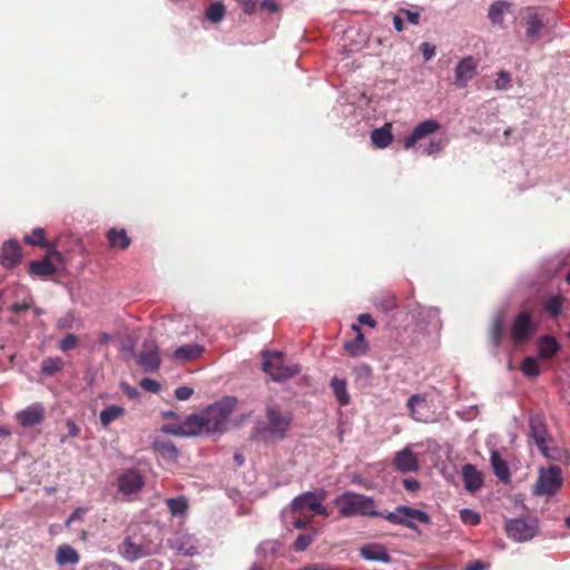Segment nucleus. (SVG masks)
<instances>
[{
    "mask_svg": "<svg viewBox=\"0 0 570 570\" xmlns=\"http://www.w3.org/2000/svg\"><path fill=\"white\" fill-rule=\"evenodd\" d=\"M236 404L237 400L235 397H224L208 406L200 414L189 415L187 424L194 425L195 428L191 432L197 434L223 432Z\"/></svg>",
    "mask_w": 570,
    "mask_h": 570,
    "instance_id": "nucleus-1",
    "label": "nucleus"
},
{
    "mask_svg": "<svg viewBox=\"0 0 570 570\" xmlns=\"http://www.w3.org/2000/svg\"><path fill=\"white\" fill-rule=\"evenodd\" d=\"M323 500L324 497L316 492H305L296 497L291 508L283 512L284 523L287 527L302 529L311 523L314 515H327Z\"/></svg>",
    "mask_w": 570,
    "mask_h": 570,
    "instance_id": "nucleus-2",
    "label": "nucleus"
},
{
    "mask_svg": "<svg viewBox=\"0 0 570 570\" xmlns=\"http://www.w3.org/2000/svg\"><path fill=\"white\" fill-rule=\"evenodd\" d=\"M338 512L344 518L351 517H379L382 518L383 513L376 508L375 501L372 497L360 494L353 491H346L334 500Z\"/></svg>",
    "mask_w": 570,
    "mask_h": 570,
    "instance_id": "nucleus-3",
    "label": "nucleus"
},
{
    "mask_svg": "<svg viewBox=\"0 0 570 570\" xmlns=\"http://www.w3.org/2000/svg\"><path fill=\"white\" fill-rule=\"evenodd\" d=\"M293 420L292 413L283 411L276 403H269L266 406V424L263 429L257 426L252 434L255 439L281 440L285 436L291 422Z\"/></svg>",
    "mask_w": 570,
    "mask_h": 570,
    "instance_id": "nucleus-4",
    "label": "nucleus"
},
{
    "mask_svg": "<svg viewBox=\"0 0 570 570\" xmlns=\"http://www.w3.org/2000/svg\"><path fill=\"white\" fill-rule=\"evenodd\" d=\"M160 544L153 532L129 534L119 546L120 556L129 562H135L159 551Z\"/></svg>",
    "mask_w": 570,
    "mask_h": 570,
    "instance_id": "nucleus-5",
    "label": "nucleus"
},
{
    "mask_svg": "<svg viewBox=\"0 0 570 570\" xmlns=\"http://www.w3.org/2000/svg\"><path fill=\"white\" fill-rule=\"evenodd\" d=\"M262 356L264 372L275 382L286 381L301 372L298 363L287 362L278 351H264Z\"/></svg>",
    "mask_w": 570,
    "mask_h": 570,
    "instance_id": "nucleus-6",
    "label": "nucleus"
},
{
    "mask_svg": "<svg viewBox=\"0 0 570 570\" xmlns=\"http://www.w3.org/2000/svg\"><path fill=\"white\" fill-rule=\"evenodd\" d=\"M392 524L404 525L411 530H417L416 523L429 524L431 517L423 510L407 505H397L394 511L383 513V517Z\"/></svg>",
    "mask_w": 570,
    "mask_h": 570,
    "instance_id": "nucleus-7",
    "label": "nucleus"
},
{
    "mask_svg": "<svg viewBox=\"0 0 570 570\" xmlns=\"http://www.w3.org/2000/svg\"><path fill=\"white\" fill-rule=\"evenodd\" d=\"M530 438L544 456L551 460H561L564 455V451L562 449L549 445L552 440L548 434L547 425L541 420H530Z\"/></svg>",
    "mask_w": 570,
    "mask_h": 570,
    "instance_id": "nucleus-8",
    "label": "nucleus"
},
{
    "mask_svg": "<svg viewBox=\"0 0 570 570\" xmlns=\"http://www.w3.org/2000/svg\"><path fill=\"white\" fill-rule=\"evenodd\" d=\"M504 530L514 542H527L535 537L538 522L533 518L507 519Z\"/></svg>",
    "mask_w": 570,
    "mask_h": 570,
    "instance_id": "nucleus-9",
    "label": "nucleus"
},
{
    "mask_svg": "<svg viewBox=\"0 0 570 570\" xmlns=\"http://www.w3.org/2000/svg\"><path fill=\"white\" fill-rule=\"evenodd\" d=\"M562 485V470L558 465H551L548 469H540L539 476L534 485V493L538 495H551Z\"/></svg>",
    "mask_w": 570,
    "mask_h": 570,
    "instance_id": "nucleus-10",
    "label": "nucleus"
},
{
    "mask_svg": "<svg viewBox=\"0 0 570 570\" xmlns=\"http://www.w3.org/2000/svg\"><path fill=\"white\" fill-rule=\"evenodd\" d=\"M522 21L525 29V37L531 41H537L548 32L544 17L534 8H527L522 12Z\"/></svg>",
    "mask_w": 570,
    "mask_h": 570,
    "instance_id": "nucleus-11",
    "label": "nucleus"
},
{
    "mask_svg": "<svg viewBox=\"0 0 570 570\" xmlns=\"http://www.w3.org/2000/svg\"><path fill=\"white\" fill-rule=\"evenodd\" d=\"M537 330V324L528 312H521L511 326V337L514 343L529 340Z\"/></svg>",
    "mask_w": 570,
    "mask_h": 570,
    "instance_id": "nucleus-12",
    "label": "nucleus"
},
{
    "mask_svg": "<svg viewBox=\"0 0 570 570\" xmlns=\"http://www.w3.org/2000/svg\"><path fill=\"white\" fill-rule=\"evenodd\" d=\"M136 358L145 372H156L160 366L159 350L156 342L153 340L145 341Z\"/></svg>",
    "mask_w": 570,
    "mask_h": 570,
    "instance_id": "nucleus-13",
    "label": "nucleus"
},
{
    "mask_svg": "<svg viewBox=\"0 0 570 570\" xmlns=\"http://www.w3.org/2000/svg\"><path fill=\"white\" fill-rule=\"evenodd\" d=\"M144 484L142 475L135 469L124 471L118 478V491L125 497L138 493Z\"/></svg>",
    "mask_w": 570,
    "mask_h": 570,
    "instance_id": "nucleus-14",
    "label": "nucleus"
},
{
    "mask_svg": "<svg viewBox=\"0 0 570 570\" xmlns=\"http://www.w3.org/2000/svg\"><path fill=\"white\" fill-rule=\"evenodd\" d=\"M168 547L183 556H195L198 553V543L194 535L186 532H176L167 540Z\"/></svg>",
    "mask_w": 570,
    "mask_h": 570,
    "instance_id": "nucleus-15",
    "label": "nucleus"
},
{
    "mask_svg": "<svg viewBox=\"0 0 570 570\" xmlns=\"http://www.w3.org/2000/svg\"><path fill=\"white\" fill-rule=\"evenodd\" d=\"M476 71V62L473 57L468 56L461 59L454 70V85L462 89L473 79Z\"/></svg>",
    "mask_w": 570,
    "mask_h": 570,
    "instance_id": "nucleus-16",
    "label": "nucleus"
},
{
    "mask_svg": "<svg viewBox=\"0 0 570 570\" xmlns=\"http://www.w3.org/2000/svg\"><path fill=\"white\" fill-rule=\"evenodd\" d=\"M439 128L440 124L434 119H428L420 122L417 126H415L412 134L405 138V149L413 148L419 140L435 132L436 130H439Z\"/></svg>",
    "mask_w": 570,
    "mask_h": 570,
    "instance_id": "nucleus-17",
    "label": "nucleus"
},
{
    "mask_svg": "<svg viewBox=\"0 0 570 570\" xmlns=\"http://www.w3.org/2000/svg\"><path fill=\"white\" fill-rule=\"evenodd\" d=\"M394 465L403 473L416 472L419 470L417 456L410 448H405L395 454Z\"/></svg>",
    "mask_w": 570,
    "mask_h": 570,
    "instance_id": "nucleus-18",
    "label": "nucleus"
},
{
    "mask_svg": "<svg viewBox=\"0 0 570 570\" xmlns=\"http://www.w3.org/2000/svg\"><path fill=\"white\" fill-rule=\"evenodd\" d=\"M16 417L23 428L35 426L43 420V406L40 404L30 405L18 412Z\"/></svg>",
    "mask_w": 570,
    "mask_h": 570,
    "instance_id": "nucleus-19",
    "label": "nucleus"
},
{
    "mask_svg": "<svg viewBox=\"0 0 570 570\" xmlns=\"http://www.w3.org/2000/svg\"><path fill=\"white\" fill-rule=\"evenodd\" d=\"M360 554L363 559L368 561H377L387 563L391 561V556L386 548L381 543H367L360 549Z\"/></svg>",
    "mask_w": 570,
    "mask_h": 570,
    "instance_id": "nucleus-20",
    "label": "nucleus"
},
{
    "mask_svg": "<svg viewBox=\"0 0 570 570\" xmlns=\"http://www.w3.org/2000/svg\"><path fill=\"white\" fill-rule=\"evenodd\" d=\"M21 247L14 239L8 240L3 244L2 252L0 254V263L9 268L13 267L20 262Z\"/></svg>",
    "mask_w": 570,
    "mask_h": 570,
    "instance_id": "nucleus-21",
    "label": "nucleus"
},
{
    "mask_svg": "<svg viewBox=\"0 0 570 570\" xmlns=\"http://www.w3.org/2000/svg\"><path fill=\"white\" fill-rule=\"evenodd\" d=\"M204 352L205 347L202 344H186L177 347L173 352V358L177 362L186 363L197 360Z\"/></svg>",
    "mask_w": 570,
    "mask_h": 570,
    "instance_id": "nucleus-22",
    "label": "nucleus"
},
{
    "mask_svg": "<svg viewBox=\"0 0 570 570\" xmlns=\"http://www.w3.org/2000/svg\"><path fill=\"white\" fill-rule=\"evenodd\" d=\"M561 346L558 341L550 335H543L538 341V356L541 360H550L557 355Z\"/></svg>",
    "mask_w": 570,
    "mask_h": 570,
    "instance_id": "nucleus-23",
    "label": "nucleus"
},
{
    "mask_svg": "<svg viewBox=\"0 0 570 570\" xmlns=\"http://www.w3.org/2000/svg\"><path fill=\"white\" fill-rule=\"evenodd\" d=\"M352 330L356 332V337L352 341H347L344 344L345 351L351 356H360L366 353L367 351V343L365 341V336L362 333V330L358 325H353Z\"/></svg>",
    "mask_w": 570,
    "mask_h": 570,
    "instance_id": "nucleus-24",
    "label": "nucleus"
},
{
    "mask_svg": "<svg viewBox=\"0 0 570 570\" xmlns=\"http://www.w3.org/2000/svg\"><path fill=\"white\" fill-rule=\"evenodd\" d=\"M464 487L469 492H475L483 485L481 473L472 465L465 464L462 469Z\"/></svg>",
    "mask_w": 570,
    "mask_h": 570,
    "instance_id": "nucleus-25",
    "label": "nucleus"
},
{
    "mask_svg": "<svg viewBox=\"0 0 570 570\" xmlns=\"http://www.w3.org/2000/svg\"><path fill=\"white\" fill-rule=\"evenodd\" d=\"M153 449L158 452L163 459L168 461H176L179 455L178 449L169 440H155Z\"/></svg>",
    "mask_w": 570,
    "mask_h": 570,
    "instance_id": "nucleus-26",
    "label": "nucleus"
},
{
    "mask_svg": "<svg viewBox=\"0 0 570 570\" xmlns=\"http://www.w3.org/2000/svg\"><path fill=\"white\" fill-rule=\"evenodd\" d=\"M125 409L119 405H108L99 414V421L104 429H107L114 421L125 415Z\"/></svg>",
    "mask_w": 570,
    "mask_h": 570,
    "instance_id": "nucleus-27",
    "label": "nucleus"
},
{
    "mask_svg": "<svg viewBox=\"0 0 570 570\" xmlns=\"http://www.w3.org/2000/svg\"><path fill=\"white\" fill-rule=\"evenodd\" d=\"M56 561L60 566L76 564L79 562V554L71 546H59L56 553Z\"/></svg>",
    "mask_w": 570,
    "mask_h": 570,
    "instance_id": "nucleus-28",
    "label": "nucleus"
},
{
    "mask_svg": "<svg viewBox=\"0 0 570 570\" xmlns=\"http://www.w3.org/2000/svg\"><path fill=\"white\" fill-rule=\"evenodd\" d=\"M331 387L334 392V395L337 400V402L341 405H347L350 403V395L347 392V383L344 379H340L337 376H334L331 380Z\"/></svg>",
    "mask_w": 570,
    "mask_h": 570,
    "instance_id": "nucleus-29",
    "label": "nucleus"
},
{
    "mask_svg": "<svg viewBox=\"0 0 570 570\" xmlns=\"http://www.w3.org/2000/svg\"><path fill=\"white\" fill-rule=\"evenodd\" d=\"M491 466L494 471V474L502 481H508L510 478L509 468L504 459L500 455L498 451H492L490 458Z\"/></svg>",
    "mask_w": 570,
    "mask_h": 570,
    "instance_id": "nucleus-30",
    "label": "nucleus"
},
{
    "mask_svg": "<svg viewBox=\"0 0 570 570\" xmlns=\"http://www.w3.org/2000/svg\"><path fill=\"white\" fill-rule=\"evenodd\" d=\"M393 139L390 125L376 128L371 134V140L377 148H386Z\"/></svg>",
    "mask_w": 570,
    "mask_h": 570,
    "instance_id": "nucleus-31",
    "label": "nucleus"
},
{
    "mask_svg": "<svg viewBox=\"0 0 570 570\" xmlns=\"http://www.w3.org/2000/svg\"><path fill=\"white\" fill-rule=\"evenodd\" d=\"M107 238L111 247L125 249L130 245V238L125 229L111 228L107 233Z\"/></svg>",
    "mask_w": 570,
    "mask_h": 570,
    "instance_id": "nucleus-32",
    "label": "nucleus"
},
{
    "mask_svg": "<svg viewBox=\"0 0 570 570\" xmlns=\"http://www.w3.org/2000/svg\"><path fill=\"white\" fill-rule=\"evenodd\" d=\"M30 273L37 276H50L55 274L56 267L53 266L50 258L47 256L40 261H33L30 263Z\"/></svg>",
    "mask_w": 570,
    "mask_h": 570,
    "instance_id": "nucleus-33",
    "label": "nucleus"
},
{
    "mask_svg": "<svg viewBox=\"0 0 570 570\" xmlns=\"http://www.w3.org/2000/svg\"><path fill=\"white\" fill-rule=\"evenodd\" d=\"M426 406V401L423 396L415 394L412 395L407 401V409L412 415V417L416 421L423 420V414L421 413V409Z\"/></svg>",
    "mask_w": 570,
    "mask_h": 570,
    "instance_id": "nucleus-34",
    "label": "nucleus"
},
{
    "mask_svg": "<svg viewBox=\"0 0 570 570\" xmlns=\"http://www.w3.org/2000/svg\"><path fill=\"white\" fill-rule=\"evenodd\" d=\"M65 366V362L61 357H47L41 363V371L46 375L52 376L60 372Z\"/></svg>",
    "mask_w": 570,
    "mask_h": 570,
    "instance_id": "nucleus-35",
    "label": "nucleus"
},
{
    "mask_svg": "<svg viewBox=\"0 0 570 570\" xmlns=\"http://www.w3.org/2000/svg\"><path fill=\"white\" fill-rule=\"evenodd\" d=\"M507 9H508V3L503 0H499L494 3H492L489 9L490 21L494 24H501Z\"/></svg>",
    "mask_w": 570,
    "mask_h": 570,
    "instance_id": "nucleus-36",
    "label": "nucleus"
},
{
    "mask_svg": "<svg viewBox=\"0 0 570 570\" xmlns=\"http://www.w3.org/2000/svg\"><path fill=\"white\" fill-rule=\"evenodd\" d=\"M166 505L173 515H184L188 509L185 497L169 498L166 500Z\"/></svg>",
    "mask_w": 570,
    "mask_h": 570,
    "instance_id": "nucleus-37",
    "label": "nucleus"
},
{
    "mask_svg": "<svg viewBox=\"0 0 570 570\" xmlns=\"http://www.w3.org/2000/svg\"><path fill=\"white\" fill-rule=\"evenodd\" d=\"M521 371L524 376L530 377V379L539 376L540 366H539L538 360L533 356L524 357V360L521 364Z\"/></svg>",
    "mask_w": 570,
    "mask_h": 570,
    "instance_id": "nucleus-38",
    "label": "nucleus"
},
{
    "mask_svg": "<svg viewBox=\"0 0 570 570\" xmlns=\"http://www.w3.org/2000/svg\"><path fill=\"white\" fill-rule=\"evenodd\" d=\"M45 229L41 227H37L32 230L31 235H27L24 237V242L33 245V246H40V247H48L49 244L45 237Z\"/></svg>",
    "mask_w": 570,
    "mask_h": 570,
    "instance_id": "nucleus-39",
    "label": "nucleus"
},
{
    "mask_svg": "<svg viewBox=\"0 0 570 570\" xmlns=\"http://www.w3.org/2000/svg\"><path fill=\"white\" fill-rule=\"evenodd\" d=\"M194 428H195L194 425L187 424V419H186L185 422L179 426L166 424L163 426L161 430L165 433L173 434V435H197V433L191 432V430H194Z\"/></svg>",
    "mask_w": 570,
    "mask_h": 570,
    "instance_id": "nucleus-40",
    "label": "nucleus"
},
{
    "mask_svg": "<svg viewBox=\"0 0 570 570\" xmlns=\"http://www.w3.org/2000/svg\"><path fill=\"white\" fill-rule=\"evenodd\" d=\"M503 336V318L502 316L498 315L493 321L491 325V340L495 347H498L501 344Z\"/></svg>",
    "mask_w": 570,
    "mask_h": 570,
    "instance_id": "nucleus-41",
    "label": "nucleus"
},
{
    "mask_svg": "<svg viewBox=\"0 0 570 570\" xmlns=\"http://www.w3.org/2000/svg\"><path fill=\"white\" fill-rule=\"evenodd\" d=\"M225 16V7L220 2L212 3L207 11L206 18L212 22H219Z\"/></svg>",
    "mask_w": 570,
    "mask_h": 570,
    "instance_id": "nucleus-42",
    "label": "nucleus"
},
{
    "mask_svg": "<svg viewBox=\"0 0 570 570\" xmlns=\"http://www.w3.org/2000/svg\"><path fill=\"white\" fill-rule=\"evenodd\" d=\"M374 304L377 308L389 312L396 307V298L394 295L385 294L380 297H376Z\"/></svg>",
    "mask_w": 570,
    "mask_h": 570,
    "instance_id": "nucleus-43",
    "label": "nucleus"
},
{
    "mask_svg": "<svg viewBox=\"0 0 570 570\" xmlns=\"http://www.w3.org/2000/svg\"><path fill=\"white\" fill-rule=\"evenodd\" d=\"M562 299L559 296H551L546 301L544 308L551 316H557L561 312Z\"/></svg>",
    "mask_w": 570,
    "mask_h": 570,
    "instance_id": "nucleus-44",
    "label": "nucleus"
},
{
    "mask_svg": "<svg viewBox=\"0 0 570 570\" xmlns=\"http://www.w3.org/2000/svg\"><path fill=\"white\" fill-rule=\"evenodd\" d=\"M461 521L465 524L476 525L480 523V515L471 509H462L460 511Z\"/></svg>",
    "mask_w": 570,
    "mask_h": 570,
    "instance_id": "nucleus-45",
    "label": "nucleus"
},
{
    "mask_svg": "<svg viewBox=\"0 0 570 570\" xmlns=\"http://www.w3.org/2000/svg\"><path fill=\"white\" fill-rule=\"evenodd\" d=\"M511 87V75L508 71H500L495 79V89L507 90Z\"/></svg>",
    "mask_w": 570,
    "mask_h": 570,
    "instance_id": "nucleus-46",
    "label": "nucleus"
},
{
    "mask_svg": "<svg viewBox=\"0 0 570 570\" xmlns=\"http://www.w3.org/2000/svg\"><path fill=\"white\" fill-rule=\"evenodd\" d=\"M313 539L314 535L311 533L299 534L294 542V549L296 551H304L313 542Z\"/></svg>",
    "mask_w": 570,
    "mask_h": 570,
    "instance_id": "nucleus-47",
    "label": "nucleus"
},
{
    "mask_svg": "<svg viewBox=\"0 0 570 570\" xmlns=\"http://www.w3.org/2000/svg\"><path fill=\"white\" fill-rule=\"evenodd\" d=\"M78 344V337L75 334L66 335L59 343V348L62 352L70 351L75 348Z\"/></svg>",
    "mask_w": 570,
    "mask_h": 570,
    "instance_id": "nucleus-48",
    "label": "nucleus"
},
{
    "mask_svg": "<svg viewBox=\"0 0 570 570\" xmlns=\"http://www.w3.org/2000/svg\"><path fill=\"white\" fill-rule=\"evenodd\" d=\"M75 323V315L69 312L63 316L59 317L57 321V328L59 330H69L72 328Z\"/></svg>",
    "mask_w": 570,
    "mask_h": 570,
    "instance_id": "nucleus-49",
    "label": "nucleus"
},
{
    "mask_svg": "<svg viewBox=\"0 0 570 570\" xmlns=\"http://www.w3.org/2000/svg\"><path fill=\"white\" fill-rule=\"evenodd\" d=\"M444 147V140L443 139H432L430 140L429 145L423 148V154L432 155L435 153H439Z\"/></svg>",
    "mask_w": 570,
    "mask_h": 570,
    "instance_id": "nucleus-50",
    "label": "nucleus"
},
{
    "mask_svg": "<svg viewBox=\"0 0 570 570\" xmlns=\"http://www.w3.org/2000/svg\"><path fill=\"white\" fill-rule=\"evenodd\" d=\"M140 386L145 391H148V392H151V393H157L160 390V384L157 381H155L153 379H149V377L142 379L141 382H140Z\"/></svg>",
    "mask_w": 570,
    "mask_h": 570,
    "instance_id": "nucleus-51",
    "label": "nucleus"
},
{
    "mask_svg": "<svg viewBox=\"0 0 570 570\" xmlns=\"http://www.w3.org/2000/svg\"><path fill=\"white\" fill-rule=\"evenodd\" d=\"M420 51L422 52L424 60L429 61L435 56V46L430 42H422L420 45Z\"/></svg>",
    "mask_w": 570,
    "mask_h": 570,
    "instance_id": "nucleus-52",
    "label": "nucleus"
},
{
    "mask_svg": "<svg viewBox=\"0 0 570 570\" xmlns=\"http://www.w3.org/2000/svg\"><path fill=\"white\" fill-rule=\"evenodd\" d=\"M194 390L188 386H179L175 391V396L179 401H187L193 395Z\"/></svg>",
    "mask_w": 570,
    "mask_h": 570,
    "instance_id": "nucleus-53",
    "label": "nucleus"
},
{
    "mask_svg": "<svg viewBox=\"0 0 570 570\" xmlns=\"http://www.w3.org/2000/svg\"><path fill=\"white\" fill-rule=\"evenodd\" d=\"M401 13L404 14L405 19L411 24H415L416 26V24L420 23V12L419 11H412V10H409V9H402Z\"/></svg>",
    "mask_w": 570,
    "mask_h": 570,
    "instance_id": "nucleus-54",
    "label": "nucleus"
},
{
    "mask_svg": "<svg viewBox=\"0 0 570 570\" xmlns=\"http://www.w3.org/2000/svg\"><path fill=\"white\" fill-rule=\"evenodd\" d=\"M259 0H237L246 13L255 12Z\"/></svg>",
    "mask_w": 570,
    "mask_h": 570,
    "instance_id": "nucleus-55",
    "label": "nucleus"
},
{
    "mask_svg": "<svg viewBox=\"0 0 570 570\" xmlns=\"http://www.w3.org/2000/svg\"><path fill=\"white\" fill-rule=\"evenodd\" d=\"M298 570H332V567L327 563H311L299 568Z\"/></svg>",
    "mask_w": 570,
    "mask_h": 570,
    "instance_id": "nucleus-56",
    "label": "nucleus"
},
{
    "mask_svg": "<svg viewBox=\"0 0 570 570\" xmlns=\"http://www.w3.org/2000/svg\"><path fill=\"white\" fill-rule=\"evenodd\" d=\"M30 306H31V298H29L28 301H23L22 303L12 304L11 311L14 313H20L22 311L30 308Z\"/></svg>",
    "mask_w": 570,
    "mask_h": 570,
    "instance_id": "nucleus-57",
    "label": "nucleus"
},
{
    "mask_svg": "<svg viewBox=\"0 0 570 570\" xmlns=\"http://www.w3.org/2000/svg\"><path fill=\"white\" fill-rule=\"evenodd\" d=\"M403 485L407 491L414 492L420 488V482L415 479H404Z\"/></svg>",
    "mask_w": 570,
    "mask_h": 570,
    "instance_id": "nucleus-58",
    "label": "nucleus"
},
{
    "mask_svg": "<svg viewBox=\"0 0 570 570\" xmlns=\"http://www.w3.org/2000/svg\"><path fill=\"white\" fill-rule=\"evenodd\" d=\"M358 322L361 324H364V325H368L370 327H375L376 326V322L374 321V318L367 314V313H364V314H361L358 315Z\"/></svg>",
    "mask_w": 570,
    "mask_h": 570,
    "instance_id": "nucleus-59",
    "label": "nucleus"
},
{
    "mask_svg": "<svg viewBox=\"0 0 570 570\" xmlns=\"http://www.w3.org/2000/svg\"><path fill=\"white\" fill-rule=\"evenodd\" d=\"M85 513V510L81 508L76 509L70 517L66 521V525H70L73 521L81 518V515Z\"/></svg>",
    "mask_w": 570,
    "mask_h": 570,
    "instance_id": "nucleus-60",
    "label": "nucleus"
},
{
    "mask_svg": "<svg viewBox=\"0 0 570 570\" xmlns=\"http://www.w3.org/2000/svg\"><path fill=\"white\" fill-rule=\"evenodd\" d=\"M67 429H68V435L71 436V438H76L78 436L80 430L79 428L77 426V424L72 421H68L67 422Z\"/></svg>",
    "mask_w": 570,
    "mask_h": 570,
    "instance_id": "nucleus-61",
    "label": "nucleus"
},
{
    "mask_svg": "<svg viewBox=\"0 0 570 570\" xmlns=\"http://www.w3.org/2000/svg\"><path fill=\"white\" fill-rule=\"evenodd\" d=\"M262 8L269 12H274L277 10V3L276 0H263L261 3Z\"/></svg>",
    "mask_w": 570,
    "mask_h": 570,
    "instance_id": "nucleus-62",
    "label": "nucleus"
},
{
    "mask_svg": "<svg viewBox=\"0 0 570 570\" xmlns=\"http://www.w3.org/2000/svg\"><path fill=\"white\" fill-rule=\"evenodd\" d=\"M122 391L129 396V397H136L138 392L136 389L129 386L128 384H121Z\"/></svg>",
    "mask_w": 570,
    "mask_h": 570,
    "instance_id": "nucleus-63",
    "label": "nucleus"
},
{
    "mask_svg": "<svg viewBox=\"0 0 570 570\" xmlns=\"http://www.w3.org/2000/svg\"><path fill=\"white\" fill-rule=\"evenodd\" d=\"M468 570H487V569L480 561H475L468 566Z\"/></svg>",
    "mask_w": 570,
    "mask_h": 570,
    "instance_id": "nucleus-64",
    "label": "nucleus"
}]
</instances>
